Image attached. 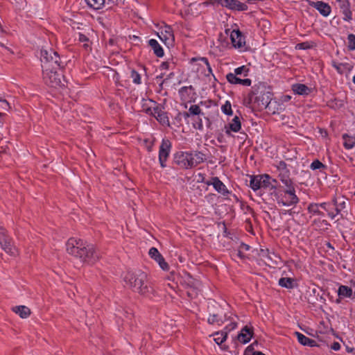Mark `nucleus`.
<instances>
[{
	"label": "nucleus",
	"instance_id": "f257e3e1",
	"mask_svg": "<svg viewBox=\"0 0 355 355\" xmlns=\"http://www.w3.org/2000/svg\"><path fill=\"white\" fill-rule=\"evenodd\" d=\"M67 253L83 264L92 266L101 257L96 247L86 241L75 238H70L66 243Z\"/></svg>",
	"mask_w": 355,
	"mask_h": 355
},
{
	"label": "nucleus",
	"instance_id": "f03ea898",
	"mask_svg": "<svg viewBox=\"0 0 355 355\" xmlns=\"http://www.w3.org/2000/svg\"><path fill=\"white\" fill-rule=\"evenodd\" d=\"M124 282L133 292L141 295L148 296L153 292L147 274L140 270L127 272Z\"/></svg>",
	"mask_w": 355,
	"mask_h": 355
},
{
	"label": "nucleus",
	"instance_id": "7ed1b4c3",
	"mask_svg": "<svg viewBox=\"0 0 355 355\" xmlns=\"http://www.w3.org/2000/svg\"><path fill=\"white\" fill-rule=\"evenodd\" d=\"M40 60L42 70L60 69L64 67L60 55L52 49H41Z\"/></svg>",
	"mask_w": 355,
	"mask_h": 355
},
{
	"label": "nucleus",
	"instance_id": "20e7f679",
	"mask_svg": "<svg viewBox=\"0 0 355 355\" xmlns=\"http://www.w3.org/2000/svg\"><path fill=\"white\" fill-rule=\"evenodd\" d=\"M254 97V107L262 110L266 109L272 99V93L263 83H259L253 86Z\"/></svg>",
	"mask_w": 355,
	"mask_h": 355
},
{
	"label": "nucleus",
	"instance_id": "39448f33",
	"mask_svg": "<svg viewBox=\"0 0 355 355\" xmlns=\"http://www.w3.org/2000/svg\"><path fill=\"white\" fill-rule=\"evenodd\" d=\"M278 177L282 182L288 188L286 190V193L291 196L290 201L282 199L281 201L277 202L278 204H282L283 206H291L298 203L299 198L295 195V190L290 178L289 170L279 171Z\"/></svg>",
	"mask_w": 355,
	"mask_h": 355
},
{
	"label": "nucleus",
	"instance_id": "423d86ee",
	"mask_svg": "<svg viewBox=\"0 0 355 355\" xmlns=\"http://www.w3.org/2000/svg\"><path fill=\"white\" fill-rule=\"evenodd\" d=\"M57 70L58 69L42 70L44 81L51 87L57 88L64 86L63 77Z\"/></svg>",
	"mask_w": 355,
	"mask_h": 355
},
{
	"label": "nucleus",
	"instance_id": "0eeeda50",
	"mask_svg": "<svg viewBox=\"0 0 355 355\" xmlns=\"http://www.w3.org/2000/svg\"><path fill=\"white\" fill-rule=\"evenodd\" d=\"M192 157L189 152H178L174 155V162L180 168L188 169L193 168Z\"/></svg>",
	"mask_w": 355,
	"mask_h": 355
},
{
	"label": "nucleus",
	"instance_id": "6e6552de",
	"mask_svg": "<svg viewBox=\"0 0 355 355\" xmlns=\"http://www.w3.org/2000/svg\"><path fill=\"white\" fill-rule=\"evenodd\" d=\"M211 3H217L232 10L245 11L248 8L245 3L238 0H211Z\"/></svg>",
	"mask_w": 355,
	"mask_h": 355
},
{
	"label": "nucleus",
	"instance_id": "1a4fd4ad",
	"mask_svg": "<svg viewBox=\"0 0 355 355\" xmlns=\"http://www.w3.org/2000/svg\"><path fill=\"white\" fill-rule=\"evenodd\" d=\"M0 246L8 254L15 256L19 250L11 244L10 239L5 235L4 230L0 227Z\"/></svg>",
	"mask_w": 355,
	"mask_h": 355
},
{
	"label": "nucleus",
	"instance_id": "9d476101",
	"mask_svg": "<svg viewBox=\"0 0 355 355\" xmlns=\"http://www.w3.org/2000/svg\"><path fill=\"white\" fill-rule=\"evenodd\" d=\"M171 143L168 139H163L159 146V161L162 168L166 167V161L169 155Z\"/></svg>",
	"mask_w": 355,
	"mask_h": 355
},
{
	"label": "nucleus",
	"instance_id": "9b49d317",
	"mask_svg": "<svg viewBox=\"0 0 355 355\" xmlns=\"http://www.w3.org/2000/svg\"><path fill=\"white\" fill-rule=\"evenodd\" d=\"M148 254L151 259H154L159 264V267L163 270L168 271L169 270L168 263L165 261L164 258L156 248L152 247L149 250Z\"/></svg>",
	"mask_w": 355,
	"mask_h": 355
},
{
	"label": "nucleus",
	"instance_id": "f8f14e48",
	"mask_svg": "<svg viewBox=\"0 0 355 355\" xmlns=\"http://www.w3.org/2000/svg\"><path fill=\"white\" fill-rule=\"evenodd\" d=\"M261 259L265 262L266 265L269 267H275V265L278 264L280 259L279 257L274 252H269L268 250H261Z\"/></svg>",
	"mask_w": 355,
	"mask_h": 355
},
{
	"label": "nucleus",
	"instance_id": "ddd939ff",
	"mask_svg": "<svg viewBox=\"0 0 355 355\" xmlns=\"http://www.w3.org/2000/svg\"><path fill=\"white\" fill-rule=\"evenodd\" d=\"M187 276V285L189 288L187 291V295L189 298L193 299L196 298L200 292L198 286V282L193 279L189 275Z\"/></svg>",
	"mask_w": 355,
	"mask_h": 355
},
{
	"label": "nucleus",
	"instance_id": "4468645a",
	"mask_svg": "<svg viewBox=\"0 0 355 355\" xmlns=\"http://www.w3.org/2000/svg\"><path fill=\"white\" fill-rule=\"evenodd\" d=\"M340 12L344 15L343 20L350 21L352 19V12L350 10V3L348 0H337Z\"/></svg>",
	"mask_w": 355,
	"mask_h": 355
},
{
	"label": "nucleus",
	"instance_id": "2eb2a0df",
	"mask_svg": "<svg viewBox=\"0 0 355 355\" xmlns=\"http://www.w3.org/2000/svg\"><path fill=\"white\" fill-rule=\"evenodd\" d=\"M309 5L315 8L323 17H327L331 12V6L323 1H309Z\"/></svg>",
	"mask_w": 355,
	"mask_h": 355
},
{
	"label": "nucleus",
	"instance_id": "dca6fc26",
	"mask_svg": "<svg viewBox=\"0 0 355 355\" xmlns=\"http://www.w3.org/2000/svg\"><path fill=\"white\" fill-rule=\"evenodd\" d=\"M232 45L236 48H241L245 44V37L239 30H233L230 35Z\"/></svg>",
	"mask_w": 355,
	"mask_h": 355
},
{
	"label": "nucleus",
	"instance_id": "f3484780",
	"mask_svg": "<svg viewBox=\"0 0 355 355\" xmlns=\"http://www.w3.org/2000/svg\"><path fill=\"white\" fill-rule=\"evenodd\" d=\"M253 336V330L248 326H245L237 335L236 339L242 344L248 343Z\"/></svg>",
	"mask_w": 355,
	"mask_h": 355
},
{
	"label": "nucleus",
	"instance_id": "a211bd4d",
	"mask_svg": "<svg viewBox=\"0 0 355 355\" xmlns=\"http://www.w3.org/2000/svg\"><path fill=\"white\" fill-rule=\"evenodd\" d=\"M156 119L162 125H166L169 126V120L166 112H164L159 107H155L151 113Z\"/></svg>",
	"mask_w": 355,
	"mask_h": 355
},
{
	"label": "nucleus",
	"instance_id": "6ab92c4d",
	"mask_svg": "<svg viewBox=\"0 0 355 355\" xmlns=\"http://www.w3.org/2000/svg\"><path fill=\"white\" fill-rule=\"evenodd\" d=\"M207 185L212 184L216 191L218 193H220L223 196H226L229 193L228 190L227 189L225 185L223 183L222 181L218 177H214L211 178V182H207L206 183Z\"/></svg>",
	"mask_w": 355,
	"mask_h": 355
},
{
	"label": "nucleus",
	"instance_id": "aec40b11",
	"mask_svg": "<svg viewBox=\"0 0 355 355\" xmlns=\"http://www.w3.org/2000/svg\"><path fill=\"white\" fill-rule=\"evenodd\" d=\"M227 321V313H218L210 315L208 318L207 322L210 324L216 323L218 325H222L225 322Z\"/></svg>",
	"mask_w": 355,
	"mask_h": 355
},
{
	"label": "nucleus",
	"instance_id": "412c9836",
	"mask_svg": "<svg viewBox=\"0 0 355 355\" xmlns=\"http://www.w3.org/2000/svg\"><path fill=\"white\" fill-rule=\"evenodd\" d=\"M226 79L230 83L234 84V85L240 84V85H243L245 86H250L251 83H252L250 79H249V78L241 79V78L236 76V74H232V73H227L226 75Z\"/></svg>",
	"mask_w": 355,
	"mask_h": 355
},
{
	"label": "nucleus",
	"instance_id": "4be33fe9",
	"mask_svg": "<svg viewBox=\"0 0 355 355\" xmlns=\"http://www.w3.org/2000/svg\"><path fill=\"white\" fill-rule=\"evenodd\" d=\"M241 128V121L239 116H235L232 119V122L225 126V133L227 135H231V131L237 132Z\"/></svg>",
	"mask_w": 355,
	"mask_h": 355
},
{
	"label": "nucleus",
	"instance_id": "5701e85b",
	"mask_svg": "<svg viewBox=\"0 0 355 355\" xmlns=\"http://www.w3.org/2000/svg\"><path fill=\"white\" fill-rule=\"evenodd\" d=\"M85 1L90 8L94 10L101 9L105 4L111 7L113 3L111 0H85Z\"/></svg>",
	"mask_w": 355,
	"mask_h": 355
},
{
	"label": "nucleus",
	"instance_id": "b1692460",
	"mask_svg": "<svg viewBox=\"0 0 355 355\" xmlns=\"http://www.w3.org/2000/svg\"><path fill=\"white\" fill-rule=\"evenodd\" d=\"M295 334L296 335V336L297 338L298 342L301 345H302L304 346H309V347L318 346L315 340L305 336L304 334H302L300 332H297V331L295 332Z\"/></svg>",
	"mask_w": 355,
	"mask_h": 355
},
{
	"label": "nucleus",
	"instance_id": "393cba45",
	"mask_svg": "<svg viewBox=\"0 0 355 355\" xmlns=\"http://www.w3.org/2000/svg\"><path fill=\"white\" fill-rule=\"evenodd\" d=\"M292 89L294 92V93L298 95H308L311 92V88L301 83H296L293 85Z\"/></svg>",
	"mask_w": 355,
	"mask_h": 355
},
{
	"label": "nucleus",
	"instance_id": "a878e982",
	"mask_svg": "<svg viewBox=\"0 0 355 355\" xmlns=\"http://www.w3.org/2000/svg\"><path fill=\"white\" fill-rule=\"evenodd\" d=\"M148 44L157 57L162 58L164 56V50L156 40L150 39L148 41Z\"/></svg>",
	"mask_w": 355,
	"mask_h": 355
},
{
	"label": "nucleus",
	"instance_id": "bb28decb",
	"mask_svg": "<svg viewBox=\"0 0 355 355\" xmlns=\"http://www.w3.org/2000/svg\"><path fill=\"white\" fill-rule=\"evenodd\" d=\"M189 155L192 157V162H193V167H196L200 163H202L206 159L205 155L200 151L190 152Z\"/></svg>",
	"mask_w": 355,
	"mask_h": 355
},
{
	"label": "nucleus",
	"instance_id": "cd10ccee",
	"mask_svg": "<svg viewBox=\"0 0 355 355\" xmlns=\"http://www.w3.org/2000/svg\"><path fill=\"white\" fill-rule=\"evenodd\" d=\"M352 295H353V291H352V288H350L347 286H344V285H341L339 286L338 290V295L339 296V297L350 298L352 297Z\"/></svg>",
	"mask_w": 355,
	"mask_h": 355
},
{
	"label": "nucleus",
	"instance_id": "c85d7f7f",
	"mask_svg": "<svg viewBox=\"0 0 355 355\" xmlns=\"http://www.w3.org/2000/svg\"><path fill=\"white\" fill-rule=\"evenodd\" d=\"M189 114H191V116H204V119L207 121V123L208 124L210 123L209 119L207 116H205V114L202 112L199 105H191V107L189 108Z\"/></svg>",
	"mask_w": 355,
	"mask_h": 355
},
{
	"label": "nucleus",
	"instance_id": "c756f323",
	"mask_svg": "<svg viewBox=\"0 0 355 355\" xmlns=\"http://www.w3.org/2000/svg\"><path fill=\"white\" fill-rule=\"evenodd\" d=\"M262 175H252L250 177V187L254 191H257L261 189V180Z\"/></svg>",
	"mask_w": 355,
	"mask_h": 355
},
{
	"label": "nucleus",
	"instance_id": "7c9ffc66",
	"mask_svg": "<svg viewBox=\"0 0 355 355\" xmlns=\"http://www.w3.org/2000/svg\"><path fill=\"white\" fill-rule=\"evenodd\" d=\"M211 336H214V340L216 342V343L220 345L226 340L227 331L224 330L221 331H217L213 334Z\"/></svg>",
	"mask_w": 355,
	"mask_h": 355
},
{
	"label": "nucleus",
	"instance_id": "2f4dec72",
	"mask_svg": "<svg viewBox=\"0 0 355 355\" xmlns=\"http://www.w3.org/2000/svg\"><path fill=\"white\" fill-rule=\"evenodd\" d=\"M270 177L267 175H262V179L261 180V189H275V185L272 184L270 182Z\"/></svg>",
	"mask_w": 355,
	"mask_h": 355
},
{
	"label": "nucleus",
	"instance_id": "473e14b6",
	"mask_svg": "<svg viewBox=\"0 0 355 355\" xmlns=\"http://www.w3.org/2000/svg\"><path fill=\"white\" fill-rule=\"evenodd\" d=\"M234 317L236 316L234 315L232 313L230 312L227 313V321H230V323L223 329L224 331H227V334L232 330L234 329L237 326V322L234 320Z\"/></svg>",
	"mask_w": 355,
	"mask_h": 355
},
{
	"label": "nucleus",
	"instance_id": "72a5a7b5",
	"mask_svg": "<svg viewBox=\"0 0 355 355\" xmlns=\"http://www.w3.org/2000/svg\"><path fill=\"white\" fill-rule=\"evenodd\" d=\"M160 35H163V37L162 36H159V38L162 40H164L165 42L166 40H172L173 41L174 39V35L173 33L172 28L169 26H166L164 33L161 32Z\"/></svg>",
	"mask_w": 355,
	"mask_h": 355
},
{
	"label": "nucleus",
	"instance_id": "f704fd0d",
	"mask_svg": "<svg viewBox=\"0 0 355 355\" xmlns=\"http://www.w3.org/2000/svg\"><path fill=\"white\" fill-rule=\"evenodd\" d=\"M343 138L345 140L344 146L345 148L351 149L355 146V137L344 134Z\"/></svg>",
	"mask_w": 355,
	"mask_h": 355
},
{
	"label": "nucleus",
	"instance_id": "c9c22d12",
	"mask_svg": "<svg viewBox=\"0 0 355 355\" xmlns=\"http://www.w3.org/2000/svg\"><path fill=\"white\" fill-rule=\"evenodd\" d=\"M293 279L290 277H282L279 279V285L286 288H293Z\"/></svg>",
	"mask_w": 355,
	"mask_h": 355
},
{
	"label": "nucleus",
	"instance_id": "e433bc0d",
	"mask_svg": "<svg viewBox=\"0 0 355 355\" xmlns=\"http://www.w3.org/2000/svg\"><path fill=\"white\" fill-rule=\"evenodd\" d=\"M314 46L315 43L313 42H304L297 44L295 49L306 50L313 48Z\"/></svg>",
	"mask_w": 355,
	"mask_h": 355
},
{
	"label": "nucleus",
	"instance_id": "4c0bfd02",
	"mask_svg": "<svg viewBox=\"0 0 355 355\" xmlns=\"http://www.w3.org/2000/svg\"><path fill=\"white\" fill-rule=\"evenodd\" d=\"M320 205L319 204H310L308 207V210L310 213H312L313 214H317L318 216L323 215L322 212L320 211L319 209Z\"/></svg>",
	"mask_w": 355,
	"mask_h": 355
},
{
	"label": "nucleus",
	"instance_id": "58836bf2",
	"mask_svg": "<svg viewBox=\"0 0 355 355\" xmlns=\"http://www.w3.org/2000/svg\"><path fill=\"white\" fill-rule=\"evenodd\" d=\"M348 45L347 48L349 51L355 50V35L350 33L347 36Z\"/></svg>",
	"mask_w": 355,
	"mask_h": 355
},
{
	"label": "nucleus",
	"instance_id": "ea45409f",
	"mask_svg": "<svg viewBox=\"0 0 355 355\" xmlns=\"http://www.w3.org/2000/svg\"><path fill=\"white\" fill-rule=\"evenodd\" d=\"M130 77L132 79V82L135 84H140L141 83V76L140 74L135 71V69H132L131 71Z\"/></svg>",
	"mask_w": 355,
	"mask_h": 355
},
{
	"label": "nucleus",
	"instance_id": "a19ab883",
	"mask_svg": "<svg viewBox=\"0 0 355 355\" xmlns=\"http://www.w3.org/2000/svg\"><path fill=\"white\" fill-rule=\"evenodd\" d=\"M223 112L226 115H232V110L231 103L229 101H226L225 103L221 107Z\"/></svg>",
	"mask_w": 355,
	"mask_h": 355
},
{
	"label": "nucleus",
	"instance_id": "79ce46f5",
	"mask_svg": "<svg viewBox=\"0 0 355 355\" xmlns=\"http://www.w3.org/2000/svg\"><path fill=\"white\" fill-rule=\"evenodd\" d=\"M310 168L312 169V170H316V169H320V168H326V166L324 164H323L320 161H319L318 159H315L314 160L311 166H310Z\"/></svg>",
	"mask_w": 355,
	"mask_h": 355
},
{
	"label": "nucleus",
	"instance_id": "37998d69",
	"mask_svg": "<svg viewBox=\"0 0 355 355\" xmlns=\"http://www.w3.org/2000/svg\"><path fill=\"white\" fill-rule=\"evenodd\" d=\"M249 71V69L246 68L245 66H241L234 69V73H232V74H236V76L238 75H241L243 72H245V76H248V73Z\"/></svg>",
	"mask_w": 355,
	"mask_h": 355
},
{
	"label": "nucleus",
	"instance_id": "c03bdc74",
	"mask_svg": "<svg viewBox=\"0 0 355 355\" xmlns=\"http://www.w3.org/2000/svg\"><path fill=\"white\" fill-rule=\"evenodd\" d=\"M116 317L119 318H121L123 319V317L126 318H129L130 319L131 316H132V314L131 313H128L127 311H125V310H118L116 313Z\"/></svg>",
	"mask_w": 355,
	"mask_h": 355
},
{
	"label": "nucleus",
	"instance_id": "a18cd8bd",
	"mask_svg": "<svg viewBox=\"0 0 355 355\" xmlns=\"http://www.w3.org/2000/svg\"><path fill=\"white\" fill-rule=\"evenodd\" d=\"M257 345V342H254L247 347L245 349L243 355H252L253 352H255L254 345Z\"/></svg>",
	"mask_w": 355,
	"mask_h": 355
},
{
	"label": "nucleus",
	"instance_id": "49530a36",
	"mask_svg": "<svg viewBox=\"0 0 355 355\" xmlns=\"http://www.w3.org/2000/svg\"><path fill=\"white\" fill-rule=\"evenodd\" d=\"M254 97H255V94H253V87H252V91L248 94V98L246 99L247 103L248 105L253 104V106L254 107Z\"/></svg>",
	"mask_w": 355,
	"mask_h": 355
},
{
	"label": "nucleus",
	"instance_id": "de8ad7c7",
	"mask_svg": "<svg viewBox=\"0 0 355 355\" xmlns=\"http://www.w3.org/2000/svg\"><path fill=\"white\" fill-rule=\"evenodd\" d=\"M188 89H193V86L190 85L189 87H182L179 89V94L182 96H184L185 95H188L187 92Z\"/></svg>",
	"mask_w": 355,
	"mask_h": 355
},
{
	"label": "nucleus",
	"instance_id": "09e8293b",
	"mask_svg": "<svg viewBox=\"0 0 355 355\" xmlns=\"http://www.w3.org/2000/svg\"><path fill=\"white\" fill-rule=\"evenodd\" d=\"M202 116H198V121H196V123H193V127L195 128L198 130H202L203 125L202 121Z\"/></svg>",
	"mask_w": 355,
	"mask_h": 355
},
{
	"label": "nucleus",
	"instance_id": "8fccbe9b",
	"mask_svg": "<svg viewBox=\"0 0 355 355\" xmlns=\"http://www.w3.org/2000/svg\"><path fill=\"white\" fill-rule=\"evenodd\" d=\"M12 311L16 314H18L20 318H22V305L13 306Z\"/></svg>",
	"mask_w": 355,
	"mask_h": 355
},
{
	"label": "nucleus",
	"instance_id": "3c124183",
	"mask_svg": "<svg viewBox=\"0 0 355 355\" xmlns=\"http://www.w3.org/2000/svg\"><path fill=\"white\" fill-rule=\"evenodd\" d=\"M277 170L279 171L288 170L286 168V164L284 161H280L277 165Z\"/></svg>",
	"mask_w": 355,
	"mask_h": 355
},
{
	"label": "nucleus",
	"instance_id": "603ef678",
	"mask_svg": "<svg viewBox=\"0 0 355 355\" xmlns=\"http://www.w3.org/2000/svg\"><path fill=\"white\" fill-rule=\"evenodd\" d=\"M247 137H248V135L245 132H240L239 135H238V139L241 142H244L246 140Z\"/></svg>",
	"mask_w": 355,
	"mask_h": 355
},
{
	"label": "nucleus",
	"instance_id": "864d4df0",
	"mask_svg": "<svg viewBox=\"0 0 355 355\" xmlns=\"http://www.w3.org/2000/svg\"><path fill=\"white\" fill-rule=\"evenodd\" d=\"M79 41L81 42H87L89 41V38L85 35L79 33Z\"/></svg>",
	"mask_w": 355,
	"mask_h": 355
},
{
	"label": "nucleus",
	"instance_id": "5fc2aeb1",
	"mask_svg": "<svg viewBox=\"0 0 355 355\" xmlns=\"http://www.w3.org/2000/svg\"><path fill=\"white\" fill-rule=\"evenodd\" d=\"M320 207L322 208L324 210L327 211V212L329 211L331 205H329L326 202L320 203L319 204Z\"/></svg>",
	"mask_w": 355,
	"mask_h": 355
},
{
	"label": "nucleus",
	"instance_id": "6e6d98bb",
	"mask_svg": "<svg viewBox=\"0 0 355 355\" xmlns=\"http://www.w3.org/2000/svg\"><path fill=\"white\" fill-rule=\"evenodd\" d=\"M31 313V311L29 308L24 306V318H27Z\"/></svg>",
	"mask_w": 355,
	"mask_h": 355
},
{
	"label": "nucleus",
	"instance_id": "4d7b16f0",
	"mask_svg": "<svg viewBox=\"0 0 355 355\" xmlns=\"http://www.w3.org/2000/svg\"><path fill=\"white\" fill-rule=\"evenodd\" d=\"M179 116H181L185 120H187L188 118L190 117L191 115L189 114V111H188V112H179Z\"/></svg>",
	"mask_w": 355,
	"mask_h": 355
},
{
	"label": "nucleus",
	"instance_id": "13d9d810",
	"mask_svg": "<svg viewBox=\"0 0 355 355\" xmlns=\"http://www.w3.org/2000/svg\"><path fill=\"white\" fill-rule=\"evenodd\" d=\"M1 108L4 110H8L10 108V105L6 100L3 99L2 101Z\"/></svg>",
	"mask_w": 355,
	"mask_h": 355
},
{
	"label": "nucleus",
	"instance_id": "bf43d9fd",
	"mask_svg": "<svg viewBox=\"0 0 355 355\" xmlns=\"http://www.w3.org/2000/svg\"><path fill=\"white\" fill-rule=\"evenodd\" d=\"M331 348L335 351L339 350L340 349V345L338 342H334Z\"/></svg>",
	"mask_w": 355,
	"mask_h": 355
},
{
	"label": "nucleus",
	"instance_id": "052dcab7",
	"mask_svg": "<svg viewBox=\"0 0 355 355\" xmlns=\"http://www.w3.org/2000/svg\"><path fill=\"white\" fill-rule=\"evenodd\" d=\"M200 60L207 65L209 71L211 72V69L208 60L206 58H201Z\"/></svg>",
	"mask_w": 355,
	"mask_h": 355
},
{
	"label": "nucleus",
	"instance_id": "680f3d73",
	"mask_svg": "<svg viewBox=\"0 0 355 355\" xmlns=\"http://www.w3.org/2000/svg\"><path fill=\"white\" fill-rule=\"evenodd\" d=\"M291 99V96H289V95H284L283 97H282V101L284 102H287L288 101H290Z\"/></svg>",
	"mask_w": 355,
	"mask_h": 355
},
{
	"label": "nucleus",
	"instance_id": "e2e57ef3",
	"mask_svg": "<svg viewBox=\"0 0 355 355\" xmlns=\"http://www.w3.org/2000/svg\"><path fill=\"white\" fill-rule=\"evenodd\" d=\"M282 199L284 200L290 201L291 200V196L285 193L284 196L281 200H279V201H281Z\"/></svg>",
	"mask_w": 355,
	"mask_h": 355
},
{
	"label": "nucleus",
	"instance_id": "0e129e2a",
	"mask_svg": "<svg viewBox=\"0 0 355 355\" xmlns=\"http://www.w3.org/2000/svg\"><path fill=\"white\" fill-rule=\"evenodd\" d=\"M161 68L163 69H167L168 68V63L166 62H164L161 64Z\"/></svg>",
	"mask_w": 355,
	"mask_h": 355
},
{
	"label": "nucleus",
	"instance_id": "69168bd1",
	"mask_svg": "<svg viewBox=\"0 0 355 355\" xmlns=\"http://www.w3.org/2000/svg\"><path fill=\"white\" fill-rule=\"evenodd\" d=\"M241 248L245 250H248L250 249V246L247 244H245V243H241Z\"/></svg>",
	"mask_w": 355,
	"mask_h": 355
},
{
	"label": "nucleus",
	"instance_id": "338daca9",
	"mask_svg": "<svg viewBox=\"0 0 355 355\" xmlns=\"http://www.w3.org/2000/svg\"><path fill=\"white\" fill-rule=\"evenodd\" d=\"M295 213V211H293L292 209H290V210H288V211H284V212H283L284 214H288L291 216H292Z\"/></svg>",
	"mask_w": 355,
	"mask_h": 355
},
{
	"label": "nucleus",
	"instance_id": "774afa93",
	"mask_svg": "<svg viewBox=\"0 0 355 355\" xmlns=\"http://www.w3.org/2000/svg\"><path fill=\"white\" fill-rule=\"evenodd\" d=\"M252 355H266V354L261 352L257 351V352H253Z\"/></svg>",
	"mask_w": 355,
	"mask_h": 355
}]
</instances>
